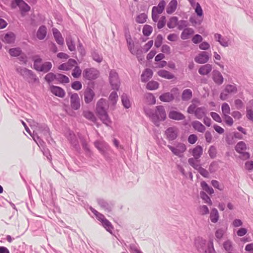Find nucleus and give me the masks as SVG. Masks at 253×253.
I'll return each mask as SVG.
<instances>
[{
	"mask_svg": "<svg viewBox=\"0 0 253 253\" xmlns=\"http://www.w3.org/2000/svg\"><path fill=\"white\" fill-rule=\"evenodd\" d=\"M66 41L68 49L71 51H75L76 46L74 40L71 38H68L66 39Z\"/></svg>",
	"mask_w": 253,
	"mask_h": 253,
	"instance_id": "nucleus-50",
	"label": "nucleus"
},
{
	"mask_svg": "<svg viewBox=\"0 0 253 253\" xmlns=\"http://www.w3.org/2000/svg\"><path fill=\"white\" fill-rule=\"evenodd\" d=\"M109 79L112 89L119 90L121 83L118 74L115 70H111L110 71Z\"/></svg>",
	"mask_w": 253,
	"mask_h": 253,
	"instance_id": "nucleus-7",
	"label": "nucleus"
},
{
	"mask_svg": "<svg viewBox=\"0 0 253 253\" xmlns=\"http://www.w3.org/2000/svg\"><path fill=\"white\" fill-rule=\"evenodd\" d=\"M56 76L57 75L52 73L50 72L47 73L45 76L44 77V80L48 83L50 84L52 82H53L54 80H56Z\"/></svg>",
	"mask_w": 253,
	"mask_h": 253,
	"instance_id": "nucleus-51",
	"label": "nucleus"
},
{
	"mask_svg": "<svg viewBox=\"0 0 253 253\" xmlns=\"http://www.w3.org/2000/svg\"><path fill=\"white\" fill-rule=\"evenodd\" d=\"M105 99L103 98H101L97 101L96 108V112L103 123L106 126H109V124L111 123V121L105 108Z\"/></svg>",
	"mask_w": 253,
	"mask_h": 253,
	"instance_id": "nucleus-1",
	"label": "nucleus"
},
{
	"mask_svg": "<svg viewBox=\"0 0 253 253\" xmlns=\"http://www.w3.org/2000/svg\"><path fill=\"white\" fill-rule=\"evenodd\" d=\"M163 36L161 34H159L155 41V46L157 48H159L160 47L163 42Z\"/></svg>",
	"mask_w": 253,
	"mask_h": 253,
	"instance_id": "nucleus-64",
	"label": "nucleus"
},
{
	"mask_svg": "<svg viewBox=\"0 0 253 253\" xmlns=\"http://www.w3.org/2000/svg\"><path fill=\"white\" fill-rule=\"evenodd\" d=\"M84 100L86 104L91 103L95 97L94 91L89 87H87L84 92Z\"/></svg>",
	"mask_w": 253,
	"mask_h": 253,
	"instance_id": "nucleus-14",
	"label": "nucleus"
},
{
	"mask_svg": "<svg viewBox=\"0 0 253 253\" xmlns=\"http://www.w3.org/2000/svg\"><path fill=\"white\" fill-rule=\"evenodd\" d=\"M194 34V31L191 28L184 29L181 33L180 38L182 40H185L189 38L190 36Z\"/></svg>",
	"mask_w": 253,
	"mask_h": 253,
	"instance_id": "nucleus-27",
	"label": "nucleus"
},
{
	"mask_svg": "<svg viewBox=\"0 0 253 253\" xmlns=\"http://www.w3.org/2000/svg\"><path fill=\"white\" fill-rule=\"evenodd\" d=\"M212 78L214 82L218 85L221 84L223 82V77L221 73L217 70L213 71Z\"/></svg>",
	"mask_w": 253,
	"mask_h": 253,
	"instance_id": "nucleus-21",
	"label": "nucleus"
},
{
	"mask_svg": "<svg viewBox=\"0 0 253 253\" xmlns=\"http://www.w3.org/2000/svg\"><path fill=\"white\" fill-rule=\"evenodd\" d=\"M200 196L201 198L204 201L205 203L208 204L209 205L211 206L212 205V202L211 200L210 197L203 191H201L200 192Z\"/></svg>",
	"mask_w": 253,
	"mask_h": 253,
	"instance_id": "nucleus-47",
	"label": "nucleus"
},
{
	"mask_svg": "<svg viewBox=\"0 0 253 253\" xmlns=\"http://www.w3.org/2000/svg\"><path fill=\"white\" fill-rule=\"evenodd\" d=\"M210 219L213 223H216L219 219V214L218 211L215 208H213L210 213Z\"/></svg>",
	"mask_w": 253,
	"mask_h": 253,
	"instance_id": "nucleus-34",
	"label": "nucleus"
},
{
	"mask_svg": "<svg viewBox=\"0 0 253 253\" xmlns=\"http://www.w3.org/2000/svg\"><path fill=\"white\" fill-rule=\"evenodd\" d=\"M52 67V65L50 62H45L40 66V72L47 73L51 69Z\"/></svg>",
	"mask_w": 253,
	"mask_h": 253,
	"instance_id": "nucleus-33",
	"label": "nucleus"
},
{
	"mask_svg": "<svg viewBox=\"0 0 253 253\" xmlns=\"http://www.w3.org/2000/svg\"><path fill=\"white\" fill-rule=\"evenodd\" d=\"M203 152V147L200 145H197L193 149H191V152L195 159L199 160L201 157Z\"/></svg>",
	"mask_w": 253,
	"mask_h": 253,
	"instance_id": "nucleus-24",
	"label": "nucleus"
},
{
	"mask_svg": "<svg viewBox=\"0 0 253 253\" xmlns=\"http://www.w3.org/2000/svg\"><path fill=\"white\" fill-rule=\"evenodd\" d=\"M82 75L84 80L92 81L98 78L99 72L94 68H87L83 70Z\"/></svg>",
	"mask_w": 253,
	"mask_h": 253,
	"instance_id": "nucleus-4",
	"label": "nucleus"
},
{
	"mask_svg": "<svg viewBox=\"0 0 253 253\" xmlns=\"http://www.w3.org/2000/svg\"><path fill=\"white\" fill-rule=\"evenodd\" d=\"M31 136L32 137L33 139L34 140V141L37 143V144L40 146H42V145L44 143L43 141L40 138V137L37 134H31Z\"/></svg>",
	"mask_w": 253,
	"mask_h": 253,
	"instance_id": "nucleus-61",
	"label": "nucleus"
},
{
	"mask_svg": "<svg viewBox=\"0 0 253 253\" xmlns=\"http://www.w3.org/2000/svg\"><path fill=\"white\" fill-rule=\"evenodd\" d=\"M214 38L215 41L218 42L219 44L225 47H227L230 45V40L227 38H224L223 37L221 34L215 33L214 35Z\"/></svg>",
	"mask_w": 253,
	"mask_h": 253,
	"instance_id": "nucleus-17",
	"label": "nucleus"
},
{
	"mask_svg": "<svg viewBox=\"0 0 253 253\" xmlns=\"http://www.w3.org/2000/svg\"><path fill=\"white\" fill-rule=\"evenodd\" d=\"M66 137L71 145L77 150L80 149L78 140L75 133L69 130L66 134Z\"/></svg>",
	"mask_w": 253,
	"mask_h": 253,
	"instance_id": "nucleus-11",
	"label": "nucleus"
},
{
	"mask_svg": "<svg viewBox=\"0 0 253 253\" xmlns=\"http://www.w3.org/2000/svg\"><path fill=\"white\" fill-rule=\"evenodd\" d=\"M14 2L18 6L20 10L21 14L24 15L25 14L31 9L30 6L23 0H14Z\"/></svg>",
	"mask_w": 253,
	"mask_h": 253,
	"instance_id": "nucleus-13",
	"label": "nucleus"
},
{
	"mask_svg": "<svg viewBox=\"0 0 253 253\" xmlns=\"http://www.w3.org/2000/svg\"><path fill=\"white\" fill-rule=\"evenodd\" d=\"M192 125L193 127L198 132H204L206 130L205 126L198 121L193 122Z\"/></svg>",
	"mask_w": 253,
	"mask_h": 253,
	"instance_id": "nucleus-31",
	"label": "nucleus"
},
{
	"mask_svg": "<svg viewBox=\"0 0 253 253\" xmlns=\"http://www.w3.org/2000/svg\"><path fill=\"white\" fill-rule=\"evenodd\" d=\"M147 19V14L144 13H142L137 16L135 21L137 23L142 24L146 21Z\"/></svg>",
	"mask_w": 253,
	"mask_h": 253,
	"instance_id": "nucleus-53",
	"label": "nucleus"
},
{
	"mask_svg": "<svg viewBox=\"0 0 253 253\" xmlns=\"http://www.w3.org/2000/svg\"><path fill=\"white\" fill-rule=\"evenodd\" d=\"M103 227L108 232L113 234V230L114 229V227L112 225V223L108 220H104L103 222L101 223Z\"/></svg>",
	"mask_w": 253,
	"mask_h": 253,
	"instance_id": "nucleus-36",
	"label": "nucleus"
},
{
	"mask_svg": "<svg viewBox=\"0 0 253 253\" xmlns=\"http://www.w3.org/2000/svg\"><path fill=\"white\" fill-rule=\"evenodd\" d=\"M207 241L201 237L198 236L195 239L194 245L200 253H207Z\"/></svg>",
	"mask_w": 253,
	"mask_h": 253,
	"instance_id": "nucleus-9",
	"label": "nucleus"
},
{
	"mask_svg": "<svg viewBox=\"0 0 253 253\" xmlns=\"http://www.w3.org/2000/svg\"><path fill=\"white\" fill-rule=\"evenodd\" d=\"M129 251L131 253H143L139 249V246L137 244H130L129 245Z\"/></svg>",
	"mask_w": 253,
	"mask_h": 253,
	"instance_id": "nucleus-54",
	"label": "nucleus"
},
{
	"mask_svg": "<svg viewBox=\"0 0 253 253\" xmlns=\"http://www.w3.org/2000/svg\"><path fill=\"white\" fill-rule=\"evenodd\" d=\"M224 92L229 93H236L237 92V88L235 84H227L224 89Z\"/></svg>",
	"mask_w": 253,
	"mask_h": 253,
	"instance_id": "nucleus-42",
	"label": "nucleus"
},
{
	"mask_svg": "<svg viewBox=\"0 0 253 253\" xmlns=\"http://www.w3.org/2000/svg\"><path fill=\"white\" fill-rule=\"evenodd\" d=\"M221 110L223 115L230 114V108L228 103L224 102L221 105Z\"/></svg>",
	"mask_w": 253,
	"mask_h": 253,
	"instance_id": "nucleus-59",
	"label": "nucleus"
},
{
	"mask_svg": "<svg viewBox=\"0 0 253 253\" xmlns=\"http://www.w3.org/2000/svg\"><path fill=\"white\" fill-rule=\"evenodd\" d=\"M247 149V145L244 141H240L235 146V151L238 153Z\"/></svg>",
	"mask_w": 253,
	"mask_h": 253,
	"instance_id": "nucleus-40",
	"label": "nucleus"
},
{
	"mask_svg": "<svg viewBox=\"0 0 253 253\" xmlns=\"http://www.w3.org/2000/svg\"><path fill=\"white\" fill-rule=\"evenodd\" d=\"M56 80L61 84H67L70 82L69 78L62 74H57Z\"/></svg>",
	"mask_w": 253,
	"mask_h": 253,
	"instance_id": "nucleus-39",
	"label": "nucleus"
},
{
	"mask_svg": "<svg viewBox=\"0 0 253 253\" xmlns=\"http://www.w3.org/2000/svg\"><path fill=\"white\" fill-rule=\"evenodd\" d=\"M159 84L155 81H151L147 83L146 87L148 90H153L158 88Z\"/></svg>",
	"mask_w": 253,
	"mask_h": 253,
	"instance_id": "nucleus-38",
	"label": "nucleus"
},
{
	"mask_svg": "<svg viewBox=\"0 0 253 253\" xmlns=\"http://www.w3.org/2000/svg\"><path fill=\"white\" fill-rule=\"evenodd\" d=\"M78 137L81 141L84 150L86 153H89L90 152V149L89 148V145L87 144L85 137L81 134H78Z\"/></svg>",
	"mask_w": 253,
	"mask_h": 253,
	"instance_id": "nucleus-30",
	"label": "nucleus"
},
{
	"mask_svg": "<svg viewBox=\"0 0 253 253\" xmlns=\"http://www.w3.org/2000/svg\"><path fill=\"white\" fill-rule=\"evenodd\" d=\"M50 89L51 93L56 96L63 98L65 95L64 90L60 86L52 85Z\"/></svg>",
	"mask_w": 253,
	"mask_h": 253,
	"instance_id": "nucleus-19",
	"label": "nucleus"
},
{
	"mask_svg": "<svg viewBox=\"0 0 253 253\" xmlns=\"http://www.w3.org/2000/svg\"><path fill=\"white\" fill-rule=\"evenodd\" d=\"M192 103L189 105L187 108V112L190 114H194L196 118L201 119L204 117L206 114V108L204 107H200L197 108V105L194 102L199 103L198 99H193Z\"/></svg>",
	"mask_w": 253,
	"mask_h": 253,
	"instance_id": "nucleus-2",
	"label": "nucleus"
},
{
	"mask_svg": "<svg viewBox=\"0 0 253 253\" xmlns=\"http://www.w3.org/2000/svg\"><path fill=\"white\" fill-rule=\"evenodd\" d=\"M169 118L176 121H181L185 119V116L180 112L170 110L168 114Z\"/></svg>",
	"mask_w": 253,
	"mask_h": 253,
	"instance_id": "nucleus-18",
	"label": "nucleus"
},
{
	"mask_svg": "<svg viewBox=\"0 0 253 253\" xmlns=\"http://www.w3.org/2000/svg\"><path fill=\"white\" fill-rule=\"evenodd\" d=\"M192 91L190 89H184L181 95V99L183 101H188L192 97Z\"/></svg>",
	"mask_w": 253,
	"mask_h": 253,
	"instance_id": "nucleus-35",
	"label": "nucleus"
},
{
	"mask_svg": "<svg viewBox=\"0 0 253 253\" xmlns=\"http://www.w3.org/2000/svg\"><path fill=\"white\" fill-rule=\"evenodd\" d=\"M179 92L178 88L173 87L170 90V92L162 93L159 99L164 102H170L174 100L175 97L179 96Z\"/></svg>",
	"mask_w": 253,
	"mask_h": 253,
	"instance_id": "nucleus-5",
	"label": "nucleus"
},
{
	"mask_svg": "<svg viewBox=\"0 0 253 253\" xmlns=\"http://www.w3.org/2000/svg\"><path fill=\"white\" fill-rule=\"evenodd\" d=\"M153 31V28L149 25L146 24L142 29V33L145 37L149 36Z\"/></svg>",
	"mask_w": 253,
	"mask_h": 253,
	"instance_id": "nucleus-48",
	"label": "nucleus"
},
{
	"mask_svg": "<svg viewBox=\"0 0 253 253\" xmlns=\"http://www.w3.org/2000/svg\"><path fill=\"white\" fill-rule=\"evenodd\" d=\"M199 161L197 159H195L192 158H190L188 160V162L189 164L192 167L198 171V170L200 169V168L201 167V166L198 164V162Z\"/></svg>",
	"mask_w": 253,
	"mask_h": 253,
	"instance_id": "nucleus-43",
	"label": "nucleus"
},
{
	"mask_svg": "<svg viewBox=\"0 0 253 253\" xmlns=\"http://www.w3.org/2000/svg\"><path fill=\"white\" fill-rule=\"evenodd\" d=\"M153 71L149 68L146 69L141 75V80L143 83H146L153 76Z\"/></svg>",
	"mask_w": 253,
	"mask_h": 253,
	"instance_id": "nucleus-22",
	"label": "nucleus"
},
{
	"mask_svg": "<svg viewBox=\"0 0 253 253\" xmlns=\"http://www.w3.org/2000/svg\"><path fill=\"white\" fill-rule=\"evenodd\" d=\"M34 62L33 68L37 71L40 72V66L38 65V63H40L42 61V59L39 55H36L33 58Z\"/></svg>",
	"mask_w": 253,
	"mask_h": 253,
	"instance_id": "nucleus-44",
	"label": "nucleus"
},
{
	"mask_svg": "<svg viewBox=\"0 0 253 253\" xmlns=\"http://www.w3.org/2000/svg\"><path fill=\"white\" fill-rule=\"evenodd\" d=\"M83 116L84 118L92 122H95L96 120V117L93 112L90 111H84L83 112Z\"/></svg>",
	"mask_w": 253,
	"mask_h": 253,
	"instance_id": "nucleus-46",
	"label": "nucleus"
},
{
	"mask_svg": "<svg viewBox=\"0 0 253 253\" xmlns=\"http://www.w3.org/2000/svg\"><path fill=\"white\" fill-rule=\"evenodd\" d=\"M8 53L11 56L18 57L22 53V50L19 47H14L9 49Z\"/></svg>",
	"mask_w": 253,
	"mask_h": 253,
	"instance_id": "nucleus-37",
	"label": "nucleus"
},
{
	"mask_svg": "<svg viewBox=\"0 0 253 253\" xmlns=\"http://www.w3.org/2000/svg\"><path fill=\"white\" fill-rule=\"evenodd\" d=\"M37 127L39 131L42 133L45 137L46 140L50 143L51 141H53L51 137V134L49 127L45 124H37Z\"/></svg>",
	"mask_w": 253,
	"mask_h": 253,
	"instance_id": "nucleus-10",
	"label": "nucleus"
},
{
	"mask_svg": "<svg viewBox=\"0 0 253 253\" xmlns=\"http://www.w3.org/2000/svg\"><path fill=\"white\" fill-rule=\"evenodd\" d=\"M2 40L6 43H13L15 40V35L11 32H7L4 35Z\"/></svg>",
	"mask_w": 253,
	"mask_h": 253,
	"instance_id": "nucleus-25",
	"label": "nucleus"
},
{
	"mask_svg": "<svg viewBox=\"0 0 253 253\" xmlns=\"http://www.w3.org/2000/svg\"><path fill=\"white\" fill-rule=\"evenodd\" d=\"M212 70V66L210 64H207L201 66L199 70V73L203 76L208 75Z\"/></svg>",
	"mask_w": 253,
	"mask_h": 253,
	"instance_id": "nucleus-26",
	"label": "nucleus"
},
{
	"mask_svg": "<svg viewBox=\"0 0 253 253\" xmlns=\"http://www.w3.org/2000/svg\"><path fill=\"white\" fill-rule=\"evenodd\" d=\"M210 56L206 51H202L198 54L195 58V61L199 64H205L209 60Z\"/></svg>",
	"mask_w": 253,
	"mask_h": 253,
	"instance_id": "nucleus-16",
	"label": "nucleus"
},
{
	"mask_svg": "<svg viewBox=\"0 0 253 253\" xmlns=\"http://www.w3.org/2000/svg\"><path fill=\"white\" fill-rule=\"evenodd\" d=\"M208 154L211 159L215 158L217 154L216 148L213 145L211 146L208 150Z\"/></svg>",
	"mask_w": 253,
	"mask_h": 253,
	"instance_id": "nucleus-58",
	"label": "nucleus"
},
{
	"mask_svg": "<svg viewBox=\"0 0 253 253\" xmlns=\"http://www.w3.org/2000/svg\"><path fill=\"white\" fill-rule=\"evenodd\" d=\"M117 90H114V91H112L109 96V100L112 102V104L113 105H116L117 103V102L118 99V95L117 92Z\"/></svg>",
	"mask_w": 253,
	"mask_h": 253,
	"instance_id": "nucleus-52",
	"label": "nucleus"
},
{
	"mask_svg": "<svg viewBox=\"0 0 253 253\" xmlns=\"http://www.w3.org/2000/svg\"><path fill=\"white\" fill-rule=\"evenodd\" d=\"M65 227L66 228V229L64 230L63 232L67 238L68 245L70 247L73 248L74 244L72 241V239L74 240L77 239H79V236L76 231L71 229L69 226H66Z\"/></svg>",
	"mask_w": 253,
	"mask_h": 253,
	"instance_id": "nucleus-8",
	"label": "nucleus"
},
{
	"mask_svg": "<svg viewBox=\"0 0 253 253\" xmlns=\"http://www.w3.org/2000/svg\"><path fill=\"white\" fill-rule=\"evenodd\" d=\"M16 71L24 79L30 78L34 83H39V78L32 70L26 68L19 67L17 68Z\"/></svg>",
	"mask_w": 253,
	"mask_h": 253,
	"instance_id": "nucleus-6",
	"label": "nucleus"
},
{
	"mask_svg": "<svg viewBox=\"0 0 253 253\" xmlns=\"http://www.w3.org/2000/svg\"><path fill=\"white\" fill-rule=\"evenodd\" d=\"M178 22V18L176 16L171 17L167 23L168 27L172 29L174 28L177 25V23Z\"/></svg>",
	"mask_w": 253,
	"mask_h": 253,
	"instance_id": "nucleus-45",
	"label": "nucleus"
},
{
	"mask_svg": "<svg viewBox=\"0 0 253 253\" xmlns=\"http://www.w3.org/2000/svg\"><path fill=\"white\" fill-rule=\"evenodd\" d=\"M47 34V28L45 25L41 26L36 34L37 38L40 40H43Z\"/></svg>",
	"mask_w": 253,
	"mask_h": 253,
	"instance_id": "nucleus-23",
	"label": "nucleus"
},
{
	"mask_svg": "<svg viewBox=\"0 0 253 253\" xmlns=\"http://www.w3.org/2000/svg\"><path fill=\"white\" fill-rule=\"evenodd\" d=\"M121 98L123 106L126 109L129 108L131 107V103L126 93H124L122 95Z\"/></svg>",
	"mask_w": 253,
	"mask_h": 253,
	"instance_id": "nucleus-32",
	"label": "nucleus"
},
{
	"mask_svg": "<svg viewBox=\"0 0 253 253\" xmlns=\"http://www.w3.org/2000/svg\"><path fill=\"white\" fill-rule=\"evenodd\" d=\"M157 74L160 77L169 80L172 79L175 77L173 74L165 70H160Z\"/></svg>",
	"mask_w": 253,
	"mask_h": 253,
	"instance_id": "nucleus-29",
	"label": "nucleus"
},
{
	"mask_svg": "<svg viewBox=\"0 0 253 253\" xmlns=\"http://www.w3.org/2000/svg\"><path fill=\"white\" fill-rule=\"evenodd\" d=\"M189 25V23L187 21L185 20H181L178 21L177 23L176 26L179 30H184V29L187 28V27Z\"/></svg>",
	"mask_w": 253,
	"mask_h": 253,
	"instance_id": "nucleus-56",
	"label": "nucleus"
},
{
	"mask_svg": "<svg viewBox=\"0 0 253 253\" xmlns=\"http://www.w3.org/2000/svg\"><path fill=\"white\" fill-rule=\"evenodd\" d=\"M98 204L107 212H110L112 211L113 205L111 202H108L103 199H98L97 200Z\"/></svg>",
	"mask_w": 253,
	"mask_h": 253,
	"instance_id": "nucleus-20",
	"label": "nucleus"
},
{
	"mask_svg": "<svg viewBox=\"0 0 253 253\" xmlns=\"http://www.w3.org/2000/svg\"><path fill=\"white\" fill-rule=\"evenodd\" d=\"M207 251V253H215L213 247V241L212 239H210L209 241Z\"/></svg>",
	"mask_w": 253,
	"mask_h": 253,
	"instance_id": "nucleus-60",
	"label": "nucleus"
},
{
	"mask_svg": "<svg viewBox=\"0 0 253 253\" xmlns=\"http://www.w3.org/2000/svg\"><path fill=\"white\" fill-rule=\"evenodd\" d=\"M91 56L93 60L98 63H101L103 60V57L96 51L93 50L91 52Z\"/></svg>",
	"mask_w": 253,
	"mask_h": 253,
	"instance_id": "nucleus-55",
	"label": "nucleus"
},
{
	"mask_svg": "<svg viewBox=\"0 0 253 253\" xmlns=\"http://www.w3.org/2000/svg\"><path fill=\"white\" fill-rule=\"evenodd\" d=\"M71 87L76 90H79L82 88V84L80 81H76L72 83Z\"/></svg>",
	"mask_w": 253,
	"mask_h": 253,
	"instance_id": "nucleus-63",
	"label": "nucleus"
},
{
	"mask_svg": "<svg viewBox=\"0 0 253 253\" xmlns=\"http://www.w3.org/2000/svg\"><path fill=\"white\" fill-rule=\"evenodd\" d=\"M82 74V70L79 66H76L72 72V76L76 79L79 78Z\"/></svg>",
	"mask_w": 253,
	"mask_h": 253,
	"instance_id": "nucleus-57",
	"label": "nucleus"
},
{
	"mask_svg": "<svg viewBox=\"0 0 253 253\" xmlns=\"http://www.w3.org/2000/svg\"><path fill=\"white\" fill-rule=\"evenodd\" d=\"M154 124L156 126H159L160 122L164 121L167 118L166 112L163 105L156 107Z\"/></svg>",
	"mask_w": 253,
	"mask_h": 253,
	"instance_id": "nucleus-3",
	"label": "nucleus"
},
{
	"mask_svg": "<svg viewBox=\"0 0 253 253\" xmlns=\"http://www.w3.org/2000/svg\"><path fill=\"white\" fill-rule=\"evenodd\" d=\"M225 141L227 144L232 145L236 143V140L233 136V133H229L226 134L225 137Z\"/></svg>",
	"mask_w": 253,
	"mask_h": 253,
	"instance_id": "nucleus-49",
	"label": "nucleus"
},
{
	"mask_svg": "<svg viewBox=\"0 0 253 253\" xmlns=\"http://www.w3.org/2000/svg\"><path fill=\"white\" fill-rule=\"evenodd\" d=\"M189 21L192 24V26L196 27V25H200L203 21V19H197L195 16H191L189 18Z\"/></svg>",
	"mask_w": 253,
	"mask_h": 253,
	"instance_id": "nucleus-62",
	"label": "nucleus"
},
{
	"mask_svg": "<svg viewBox=\"0 0 253 253\" xmlns=\"http://www.w3.org/2000/svg\"><path fill=\"white\" fill-rule=\"evenodd\" d=\"M165 134L166 135L167 139L169 141H173L177 137L178 131L174 127H169L166 130Z\"/></svg>",
	"mask_w": 253,
	"mask_h": 253,
	"instance_id": "nucleus-15",
	"label": "nucleus"
},
{
	"mask_svg": "<svg viewBox=\"0 0 253 253\" xmlns=\"http://www.w3.org/2000/svg\"><path fill=\"white\" fill-rule=\"evenodd\" d=\"M201 186L204 190L206 191L210 195H211L214 193L213 188L210 186L205 181H203L201 182Z\"/></svg>",
	"mask_w": 253,
	"mask_h": 253,
	"instance_id": "nucleus-41",
	"label": "nucleus"
},
{
	"mask_svg": "<svg viewBox=\"0 0 253 253\" xmlns=\"http://www.w3.org/2000/svg\"><path fill=\"white\" fill-rule=\"evenodd\" d=\"M177 5V0H171L166 8L167 13L169 14H171L173 13L176 9Z\"/></svg>",
	"mask_w": 253,
	"mask_h": 253,
	"instance_id": "nucleus-28",
	"label": "nucleus"
},
{
	"mask_svg": "<svg viewBox=\"0 0 253 253\" xmlns=\"http://www.w3.org/2000/svg\"><path fill=\"white\" fill-rule=\"evenodd\" d=\"M70 95V106L74 110H78L81 107V101L77 93H69Z\"/></svg>",
	"mask_w": 253,
	"mask_h": 253,
	"instance_id": "nucleus-12",
	"label": "nucleus"
}]
</instances>
